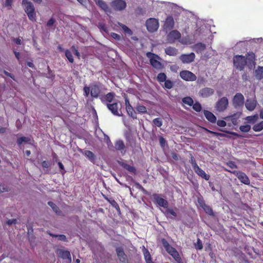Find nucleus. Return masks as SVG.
I'll return each instance as SVG.
<instances>
[{
    "label": "nucleus",
    "instance_id": "1",
    "mask_svg": "<svg viewBox=\"0 0 263 263\" xmlns=\"http://www.w3.org/2000/svg\"><path fill=\"white\" fill-rule=\"evenodd\" d=\"M22 4L29 19L32 22H36V16L33 4L28 0H22Z\"/></svg>",
    "mask_w": 263,
    "mask_h": 263
},
{
    "label": "nucleus",
    "instance_id": "2",
    "mask_svg": "<svg viewBox=\"0 0 263 263\" xmlns=\"http://www.w3.org/2000/svg\"><path fill=\"white\" fill-rule=\"evenodd\" d=\"M162 242L163 246L167 252L171 255L177 262L182 263V259L176 249L171 246L164 239L162 240Z\"/></svg>",
    "mask_w": 263,
    "mask_h": 263
},
{
    "label": "nucleus",
    "instance_id": "3",
    "mask_svg": "<svg viewBox=\"0 0 263 263\" xmlns=\"http://www.w3.org/2000/svg\"><path fill=\"white\" fill-rule=\"evenodd\" d=\"M146 56L149 60L150 64L156 69L160 70L163 68V64L159 61L161 58L157 54L151 52H147Z\"/></svg>",
    "mask_w": 263,
    "mask_h": 263
},
{
    "label": "nucleus",
    "instance_id": "4",
    "mask_svg": "<svg viewBox=\"0 0 263 263\" xmlns=\"http://www.w3.org/2000/svg\"><path fill=\"white\" fill-rule=\"evenodd\" d=\"M233 64L235 68L239 70L244 69L247 64L246 59L242 55H236L233 58Z\"/></svg>",
    "mask_w": 263,
    "mask_h": 263
},
{
    "label": "nucleus",
    "instance_id": "5",
    "mask_svg": "<svg viewBox=\"0 0 263 263\" xmlns=\"http://www.w3.org/2000/svg\"><path fill=\"white\" fill-rule=\"evenodd\" d=\"M226 171L233 174L237 177L238 180L242 183L246 185H249L250 184V180L248 176L243 172L238 171H230L227 168L224 169Z\"/></svg>",
    "mask_w": 263,
    "mask_h": 263
},
{
    "label": "nucleus",
    "instance_id": "6",
    "mask_svg": "<svg viewBox=\"0 0 263 263\" xmlns=\"http://www.w3.org/2000/svg\"><path fill=\"white\" fill-rule=\"evenodd\" d=\"M229 101L227 97H223L218 100L216 103L215 109L219 112L224 111L228 106Z\"/></svg>",
    "mask_w": 263,
    "mask_h": 263
},
{
    "label": "nucleus",
    "instance_id": "7",
    "mask_svg": "<svg viewBox=\"0 0 263 263\" xmlns=\"http://www.w3.org/2000/svg\"><path fill=\"white\" fill-rule=\"evenodd\" d=\"M146 26L148 31L154 32L158 29V20L155 18H150L146 21Z\"/></svg>",
    "mask_w": 263,
    "mask_h": 263
},
{
    "label": "nucleus",
    "instance_id": "8",
    "mask_svg": "<svg viewBox=\"0 0 263 263\" xmlns=\"http://www.w3.org/2000/svg\"><path fill=\"white\" fill-rule=\"evenodd\" d=\"M110 5L112 8L116 11H122L126 7V3L124 0H114Z\"/></svg>",
    "mask_w": 263,
    "mask_h": 263
},
{
    "label": "nucleus",
    "instance_id": "9",
    "mask_svg": "<svg viewBox=\"0 0 263 263\" xmlns=\"http://www.w3.org/2000/svg\"><path fill=\"white\" fill-rule=\"evenodd\" d=\"M244 97L240 92L236 93L232 100L233 105L236 108L242 106L244 104Z\"/></svg>",
    "mask_w": 263,
    "mask_h": 263
},
{
    "label": "nucleus",
    "instance_id": "10",
    "mask_svg": "<svg viewBox=\"0 0 263 263\" xmlns=\"http://www.w3.org/2000/svg\"><path fill=\"white\" fill-rule=\"evenodd\" d=\"M90 96L93 98H98L101 92V83L96 82L90 85Z\"/></svg>",
    "mask_w": 263,
    "mask_h": 263
},
{
    "label": "nucleus",
    "instance_id": "11",
    "mask_svg": "<svg viewBox=\"0 0 263 263\" xmlns=\"http://www.w3.org/2000/svg\"><path fill=\"white\" fill-rule=\"evenodd\" d=\"M154 202L157 203L159 206L164 208H167L168 206V201L163 198L161 195L158 194H154L153 195Z\"/></svg>",
    "mask_w": 263,
    "mask_h": 263
},
{
    "label": "nucleus",
    "instance_id": "12",
    "mask_svg": "<svg viewBox=\"0 0 263 263\" xmlns=\"http://www.w3.org/2000/svg\"><path fill=\"white\" fill-rule=\"evenodd\" d=\"M241 112H237L234 113L231 116H227L224 118V119L227 122L231 121V123L234 125H237L239 121ZM228 125L231 126V123L228 122Z\"/></svg>",
    "mask_w": 263,
    "mask_h": 263
},
{
    "label": "nucleus",
    "instance_id": "13",
    "mask_svg": "<svg viewBox=\"0 0 263 263\" xmlns=\"http://www.w3.org/2000/svg\"><path fill=\"white\" fill-rule=\"evenodd\" d=\"M180 77L186 81H194L196 80V76L193 72L188 70H182L180 72Z\"/></svg>",
    "mask_w": 263,
    "mask_h": 263
},
{
    "label": "nucleus",
    "instance_id": "14",
    "mask_svg": "<svg viewBox=\"0 0 263 263\" xmlns=\"http://www.w3.org/2000/svg\"><path fill=\"white\" fill-rule=\"evenodd\" d=\"M107 107L114 115L117 116H122V112L119 109L118 103H108L107 104Z\"/></svg>",
    "mask_w": 263,
    "mask_h": 263
},
{
    "label": "nucleus",
    "instance_id": "15",
    "mask_svg": "<svg viewBox=\"0 0 263 263\" xmlns=\"http://www.w3.org/2000/svg\"><path fill=\"white\" fill-rule=\"evenodd\" d=\"M117 256L119 260L123 263H128L127 256L125 253L123 248L117 247L116 249Z\"/></svg>",
    "mask_w": 263,
    "mask_h": 263
},
{
    "label": "nucleus",
    "instance_id": "16",
    "mask_svg": "<svg viewBox=\"0 0 263 263\" xmlns=\"http://www.w3.org/2000/svg\"><path fill=\"white\" fill-rule=\"evenodd\" d=\"M58 256L63 259H67L69 262L71 261L70 253L68 250L58 249L57 251Z\"/></svg>",
    "mask_w": 263,
    "mask_h": 263
},
{
    "label": "nucleus",
    "instance_id": "17",
    "mask_svg": "<svg viewBox=\"0 0 263 263\" xmlns=\"http://www.w3.org/2000/svg\"><path fill=\"white\" fill-rule=\"evenodd\" d=\"M195 58V55L193 52L190 54H182L179 57V59L183 63H190L194 61Z\"/></svg>",
    "mask_w": 263,
    "mask_h": 263
},
{
    "label": "nucleus",
    "instance_id": "18",
    "mask_svg": "<svg viewBox=\"0 0 263 263\" xmlns=\"http://www.w3.org/2000/svg\"><path fill=\"white\" fill-rule=\"evenodd\" d=\"M174 20L172 16H168L166 17L164 22L163 28L166 30H170L174 27Z\"/></svg>",
    "mask_w": 263,
    "mask_h": 263
},
{
    "label": "nucleus",
    "instance_id": "19",
    "mask_svg": "<svg viewBox=\"0 0 263 263\" xmlns=\"http://www.w3.org/2000/svg\"><path fill=\"white\" fill-rule=\"evenodd\" d=\"M246 61L248 62L249 65L255 66L256 64V55L253 52H248L246 53Z\"/></svg>",
    "mask_w": 263,
    "mask_h": 263
},
{
    "label": "nucleus",
    "instance_id": "20",
    "mask_svg": "<svg viewBox=\"0 0 263 263\" xmlns=\"http://www.w3.org/2000/svg\"><path fill=\"white\" fill-rule=\"evenodd\" d=\"M214 90L209 87H205L201 89L199 91V95L203 98L209 97L214 94Z\"/></svg>",
    "mask_w": 263,
    "mask_h": 263
},
{
    "label": "nucleus",
    "instance_id": "21",
    "mask_svg": "<svg viewBox=\"0 0 263 263\" xmlns=\"http://www.w3.org/2000/svg\"><path fill=\"white\" fill-rule=\"evenodd\" d=\"M203 114L205 117V118L210 122L212 123H215L216 122L217 118L216 116L211 111L204 110Z\"/></svg>",
    "mask_w": 263,
    "mask_h": 263
},
{
    "label": "nucleus",
    "instance_id": "22",
    "mask_svg": "<svg viewBox=\"0 0 263 263\" xmlns=\"http://www.w3.org/2000/svg\"><path fill=\"white\" fill-rule=\"evenodd\" d=\"M181 37V33L177 30H172L168 34V38L172 41L179 40Z\"/></svg>",
    "mask_w": 263,
    "mask_h": 263
},
{
    "label": "nucleus",
    "instance_id": "23",
    "mask_svg": "<svg viewBox=\"0 0 263 263\" xmlns=\"http://www.w3.org/2000/svg\"><path fill=\"white\" fill-rule=\"evenodd\" d=\"M194 171L199 176L201 177L202 178L205 179V180H209L210 178V176L208 174H206L205 172L199 166L194 170Z\"/></svg>",
    "mask_w": 263,
    "mask_h": 263
},
{
    "label": "nucleus",
    "instance_id": "24",
    "mask_svg": "<svg viewBox=\"0 0 263 263\" xmlns=\"http://www.w3.org/2000/svg\"><path fill=\"white\" fill-rule=\"evenodd\" d=\"M115 148L116 150L120 151L121 153L125 152V145L122 140H117L115 143Z\"/></svg>",
    "mask_w": 263,
    "mask_h": 263
},
{
    "label": "nucleus",
    "instance_id": "25",
    "mask_svg": "<svg viewBox=\"0 0 263 263\" xmlns=\"http://www.w3.org/2000/svg\"><path fill=\"white\" fill-rule=\"evenodd\" d=\"M254 73L256 80L259 81L262 80L263 79V67L258 66Z\"/></svg>",
    "mask_w": 263,
    "mask_h": 263
},
{
    "label": "nucleus",
    "instance_id": "26",
    "mask_svg": "<svg viewBox=\"0 0 263 263\" xmlns=\"http://www.w3.org/2000/svg\"><path fill=\"white\" fill-rule=\"evenodd\" d=\"M119 164L123 168L128 171L129 173L136 174V169L134 166H132L122 162H120Z\"/></svg>",
    "mask_w": 263,
    "mask_h": 263
},
{
    "label": "nucleus",
    "instance_id": "27",
    "mask_svg": "<svg viewBox=\"0 0 263 263\" xmlns=\"http://www.w3.org/2000/svg\"><path fill=\"white\" fill-rule=\"evenodd\" d=\"M115 97V93L112 92L107 93L104 97L100 98L102 102L104 101L111 103Z\"/></svg>",
    "mask_w": 263,
    "mask_h": 263
},
{
    "label": "nucleus",
    "instance_id": "28",
    "mask_svg": "<svg viewBox=\"0 0 263 263\" xmlns=\"http://www.w3.org/2000/svg\"><path fill=\"white\" fill-rule=\"evenodd\" d=\"M96 4L103 10L105 12L110 11L109 8L106 3L103 0H97L96 1Z\"/></svg>",
    "mask_w": 263,
    "mask_h": 263
},
{
    "label": "nucleus",
    "instance_id": "29",
    "mask_svg": "<svg viewBox=\"0 0 263 263\" xmlns=\"http://www.w3.org/2000/svg\"><path fill=\"white\" fill-rule=\"evenodd\" d=\"M245 105L248 110L252 111L256 106V102L254 100H247Z\"/></svg>",
    "mask_w": 263,
    "mask_h": 263
},
{
    "label": "nucleus",
    "instance_id": "30",
    "mask_svg": "<svg viewBox=\"0 0 263 263\" xmlns=\"http://www.w3.org/2000/svg\"><path fill=\"white\" fill-rule=\"evenodd\" d=\"M205 49V44L202 43H198L194 45L193 47V49L197 52V53H201L202 51H203Z\"/></svg>",
    "mask_w": 263,
    "mask_h": 263
},
{
    "label": "nucleus",
    "instance_id": "31",
    "mask_svg": "<svg viewBox=\"0 0 263 263\" xmlns=\"http://www.w3.org/2000/svg\"><path fill=\"white\" fill-rule=\"evenodd\" d=\"M166 54L170 56H175L178 53V49L174 47H168L165 49Z\"/></svg>",
    "mask_w": 263,
    "mask_h": 263
},
{
    "label": "nucleus",
    "instance_id": "32",
    "mask_svg": "<svg viewBox=\"0 0 263 263\" xmlns=\"http://www.w3.org/2000/svg\"><path fill=\"white\" fill-rule=\"evenodd\" d=\"M84 155L91 162L94 163L96 156L91 151L86 150L84 152Z\"/></svg>",
    "mask_w": 263,
    "mask_h": 263
},
{
    "label": "nucleus",
    "instance_id": "33",
    "mask_svg": "<svg viewBox=\"0 0 263 263\" xmlns=\"http://www.w3.org/2000/svg\"><path fill=\"white\" fill-rule=\"evenodd\" d=\"M127 114L133 119H137V115L133 107H128L126 109Z\"/></svg>",
    "mask_w": 263,
    "mask_h": 263
},
{
    "label": "nucleus",
    "instance_id": "34",
    "mask_svg": "<svg viewBox=\"0 0 263 263\" xmlns=\"http://www.w3.org/2000/svg\"><path fill=\"white\" fill-rule=\"evenodd\" d=\"M182 101L183 103L191 106L193 104L194 101L193 99L190 97H185L182 99Z\"/></svg>",
    "mask_w": 263,
    "mask_h": 263
},
{
    "label": "nucleus",
    "instance_id": "35",
    "mask_svg": "<svg viewBox=\"0 0 263 263\" xmlns=\"http://www.w3.org/2000/svg\"><path fill=\"white\" fill-rule=\"evenodd\" d=\"M250 123H254L256 122L258 119V116L257 114L253 116H248L246 119Z\"/></svg>",
    "mask_w": 263,
    "mask_h": 263
},
{
    "label": "nucleus",
    "instance_id": "36",
    "mask_svg": "<svg viewBox=\"0 0 263 263\" xmlns=\"http://www.w3.org/2000/svg\"><path fill=\"white\" fill-rule=\"evenodd\" d=\"M252 129L255 132H260L263 129V121L255 124L253 126Z\"/></svg>",
    "mask_w": 263,
    "mask_h": 263
},
{
    "label": "nucleus",
    "instance_id": "37",
    "mask_svg": "<svg viewBox=\"0 0 263 263\" xmlns=\"http://www.w3.org/2000/svg\"><path fill=\"white\" fill-rule=\"evenodd\" d=\"M119 26L121 27L123 31L127 34L131 35L133 34V31L126 25L119 23Z\"/></svg>",
    "mask_w": 263,
    "mask_h": 263
},
{
    "label": "nucleus",
    "instance_id": "38",
    "mask_svg": "<svg viewBox=\"0 0 263 263\" xmlns=\"http://www.w3.org/2000/svg\"><path fill=\"white\" fill-rule=\"evenodd\" d=\"M203 210L204 211V212L208 215L210 216H213L214 215V212L212 209V208L207 205L205 204L203 208Z\"/></svg>",
    "mask_w": 263,
    "mask_h": 263
},
{
    "label": "nucleus",
    "instance_id": "39",
    "mask_svg": "<svg viewBox=\"0 0 263 263\" xmlns=\"http://www.w3.org/2000/svg\"><path fill=\"white\" fill-rule=\"evenodd\" d=\"M49 234L53 237L58 238V239L60 240L63 241H67L66 236L63 234H53L51 233H49Z\"/></svg>",
    "mask_w": 263,
    "mask_h": 263
},
{
    "label": "nucleus",
    "instance_id": "40",
    "mask_svg": "<svg viewBox=\"0 0 263 263\" xmlns=\"http://www.w3.org/2000/svg\"><path fill=\"white\" fill-rule=\"evenodd\" d=\"M48 204L52 209L53 211L56 213L60 212L59 207L53 202L48 201Z\"/></svg>",
    "mask_w": 263,
    "mask_h": 263
},
{
    "label": "nucleus",
    "instance_id": "41",
    "mask_svg": "<svg viewBox=\"0 0 263 263\" xmlns=\"http://www.w3.org/2000/svg\"><path fill=\"white\" fill-rule=\"evenodd\" d=\"M65 56L69 62L71 63H73L74 59L73 58L72 54L71 52L68 49L65 50Z\"/></svg>",
    "mask_w": 263,
    "mask_h": 263
},
{
    "label": "nucleus",
    "instance_id": "42",
    "mask_svg": "<svg viewBox=\"0 0 263 263\" xmlns=\"http://www.w3.org/2000/svg\"><path fill=\"white\" fill-rule=\"evenodd\" d=\"M108 201L109 202V203L111 205V206L112 207H114L115 209H116L117 211H118V212L120 211V206H119V204L114 199H111V200L108 199Z\"/></svg>",
    "mask_w": 263,
    "mask_h": 263
},
{
    "label": "nucleus",
    "instance_id": "43",
    "mask_svg": "<svg viewBox=\"0 0 263 263\" xmlns=\"http://www.w3.org/2000/svg\"><path fill=\"white\" fill-rule=\"evenodd\" d=\"M157 80L159 82H163L166 80V76L163 73L161 72L158 74Z\"/></svg>",
    "mask_w": 263,
    "mask_h": 263
},
{
    "label": "nucleus",
    "instance_id": "44",
    "mask_svg": "<svg viewBox=\"0 0 263 263\" xmlns=\"http://www.w3.org/2000/svg\"><path fill=\"white\" fill-rule=\"evenodd\" d=\"M137 111L139 113L144 114L147 112L146 107L144 105H139L136 107Z\"/></svg>",
    "mask_w": 263,
    "mask_h": 263
},
{
    "label": "nucleus",
    "instance_id": "45",
    "mask_svg": "<svg viewBox=\"0 0 263 263\" xmlns=\"http://www.w3.org/2000/svg\"><path fill=\"white\" fill-rule=\"evenodd\" d=\"M251 126L249 124H246L245 125H241L239 127V129L241 132L243 133H247L251 129Z\"/></svg>",
    "mask_w": 263,
    "mask_h": 263
},
{
    "label": "nucleus",
    "instance_id": "46",
    "mask_svg": "<svg viewBox=\"0 0 263 263\" xmlns=\"http://www.w3.org/2000/svg\"><path fill=\"white\" fill-rule=\"evenodd\" d=\"M173 82L170 80H166L164 81V88L170 89L173 87Z\"/></svg>",
    "mask_w": 263,
    "mask_h": 263
},
{
    "label": "nucleus",
    "instance_id": "47",
    "mask_svg": "<svg viewBox=\"0 0 263 263\" xmlns=\"http://www.w3.org/2000/svg\"><path fill=\"white\" fill-rule=\"evenodd\" d=\"M154 124L157 127H161L162 125V120L160 118H157L153 120Z\"/></svg>",
    "mask_w": 263,
    "mask_h": 263
},
{
    "label": "nucleus",
    "instance_id": "48",
    "mask_svg": "<svg viewBox=\"0 0 263 263\" xmlns=\"http://www.w3.org/2000/svg\"><path fill=\"white\" fill-rule=\"evenodd\" d=\"M192 106L193 109L197 112H199L202 109L201 105L198 102H196L195 103H193Z\"/></svg>",
    "mask_w": 263,
    "mask_h": 263
},
{
    "label": "nucleus",
    "instance_id": "49",
    "mask_svg": "<svg viewBox=\"0 0 263 263\" xmlns=\"http://www.w3.org/2000/svg\"><path fill=\"white\" fill-rule=\"evenodd\" d=\"M144 259L146 263L152 261L151 255L147 250L144 253Z\"/></svg>",
    "mask_w": 263,
    "mask_h": 263
},
{
    "label": "nucleus",
    "instance_id": "50",
    "mask_svg": "<svg viewBox=\"0 0 263 263\" xmlns=\"http://www.w3.org/2000/svg\"><path fill=\"white\" fill-rule=\"evenodd\" d=\"M190 162L191 163L194 170L199 166L196 163L195 159L194 158L192 154H191V160Z\"/></svg>",
    "mask_w": 263,
    "mask_h": 263
},
{
    "label": "nucleus",
    "instance_id": "51",
    "mask_svg": "<svg viewBox=\"0 0 263 263\" xmlns=\"http://www.w3.org/2000/svg\"><path fill=\"white\" fill-rule=\"evenodd\" d=\"M205 129L206 130L207 132L211 133L216 136H219L223 137H229V136L228 135H227L224 134H223V133L213 132V131L210 130L209 129H208L206 128H205Z\"/></svg>",
    "mask_w": 263,
    "mask_h": 263
},
{
    "label": "nucleus",
    "instance_id": "52",
    "mask_svg": "<svg viewBox=\"0 0 263 263\" xmlns=\"http://www.w3.org/2000/svg\"><path fill=\"white\" fill-rule=\"evenodd\" d=\"M29 141V139L26 137H21L17 139L16 142L18 145H21L23 142H27Z\"/></svg>",
    "mask_w": 263,
    "mask_h": 263
},
{
    "label": "nucleus",
    "instance_id": "53",
    "mask_svg": "<svg viewBox=\"0 0 263 263\" xmlns=\"http://www.w3.org/2000/svg\"><path fill=\"white\" fill-rule=\"evenodd\" d=\"M227 165L229 166L230 168L233 169V168H237V166L235 162L232 161H229L226 163Z\"/></svg>",
    "mask_w": 263,
    "mask_h": 263
},
{
    "label": "nucleus",
    "instance_id": "54",
    "mask_svg": "<svg viewBox=\"0 0 263 263\" xmlns=\"http://www.w3.org/2000/svg\"><path fill=\"white\" fill-rule=\"evenodd\" d=\"M84 90V95L85 97H88L89 94H90V87L89 86H84L83 88Z\"/></svg>",
    "mask_w": 263,
    "mask_h": 263
},
{
    "label": "nucleus",
    "instance_id": "55",
    "mask_svg": "<svg viewBox=\"0 0 263 263\" xmlns=\"http://www.w3.org/2000/svg\"><path fill=\"white\" fill-rule=\"evenodd\" d=\"M55 20L53 17H51L47 22L46 26L47 27H51L55 24Z\"/></svg>",
    "mask_w": 263,
    "mask_h": 263
},
{
    "label": "nucleus",
    "instance_id": "56",
    "mask_svg": "<svg viewBox=\"0 0 263 263\" xmlns=\"http://www.w3.org/2000/svg\"><path fill=\"white\" fill-rule=\"evenodd\" d=\"M217 124L218 126L223 127L227 125V122L224 120H219L217 121Z\"/></svg>",
    "mask_w": 263,
    "mask_h": 263
},
{
    "label": "nucleus",
    "instance_id": "57",
    "mask_svg": "<svg viewBox=\"0 0 263 263\" xmlns=\"http://www.w3.org/2000/svg\"><path fill=\"white\" fill-rule=\"evenodd\" d=\"M159 140L160 145L162 147H164L165 146V144L166 143V140L162 136L159 137Z\"/></svg>",
    "mask_w": 263,
    "mask_h": 263
},
{
    "label": "nucleus",
    "instance_id": "58",
    "mask_svg": "<svg viewBox=\"0 0 263 263\" xmlns=\"http://www.w3.org/2000/svg\"><path fill=\"white\" fill-rule=\"evenodd\" d=\"M9 191V187L5 184L0 185V193Z\"/></svg>",
    "mask_w": 263,
    "mask_h": 263
},
{
    "label": "nucleus",
    "instance_id": "59",
    "mask_svg": "<svg viewBox=\"0 0 263 263\" xmlns=\"http://www.w3.org/2000/svg\"><path fill=\"white\" fill-rule=\"evenodd\" d=\"M203 246L202 241L199 239H198L196 245V249L197 250H201Z\"/></svg>",
    "mask_w": 263,
    "mask_h": 263
},
{
    "label": "nucleus",
    "instance_id": "60",
    "mask_svg": "<svg viewBox=\"0 0 263 263\" xmlns=\"http://www.w3.org/2000/svg\"><path fill=\"white\" fill-rule=\"evenodd\" d=\"M166 209V214H170L174 217L177 216V213L172 209H168V208Z\"/></svg>",
    "mask_w": 263,
    "mask_h": 263
},
{
    "label": "nucleus",
    "instance_id": "61",
    "mask_svg": "<svg viewBox=\"0 0 263 263\" xmlns=\"http://www.w3.org/2000/svg\"><path fill=\"white\" fill-rule=\"evenodd\" d=\"M51 165V163L48 161H43L42 162V166L43 168H48Z\"/></svg>",
    "mask_w": 263,
    "mask_h": 263
},
{
    "label": "nucleus",
    "instance_id": "62",
    "mask_svg": "<svg viewBox=\"0 0 263 263\" xmlns=\"http://www.w3.org/2000/svg\"><path fill=\"white\" fill-rule=\"evenodd\" d=\"M198 203L202 208L206 204L202 197L198 198Z\"/></svg>",
    "mask_w": 263,
    "mask_h": 263
},
{
    "label": "nucleus",
    "instance_id": "63",
    "mask_svg": "<svg viewBox=\"0 0 263 263\" xmlns=\"http://www.w3.org/2000/svg\"><path fill=\"white\" fill-rule=\"evenodd\" d=\"M13 0H6L5 3V6L8 8V9H10L12 6V4Z\"/></svg>",
    "mask_w": 263,
    "mask_h": 263
},
{
    "label": "nucleus",
    "instance_id": "64",
    "mask_svg": "<svg viewBox=\"0 0 263 263\" xmlns=\"http://www.w3.org/2000/svg\"><path fill=\"white\" fill-rule=\"evenodd\" d=\"M17 222V220L16 219H8L6 221V223L10 226L12 224H16Z\"/></svg>",
    "mask_w": 263,
    "mask_h": 263
}]
</instances>
